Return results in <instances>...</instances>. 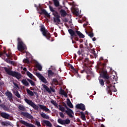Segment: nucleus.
I'll list each match as a JSON object with an SVG mask.
<instances>
[{
    "instance_id": "nucleus-1",
    "label": "nucleus",
    "mask_w": 127,
    "mask_h": 127,
    "mask_svg": "<svg viewBox=\"0 0 127 127\" xmlns=\"http://www.w3.org/2000/svg\"><path fill=\"white\" fill-rule=\"evenodd\" d=\"M24 101L28 105H29V106H31L32 108H33L35 111H38L40 108L41 110H43V111H45V112H48V113L50 112V110H49V109L47 108V107L44 105L38 104V106L37 105L35 104V103H34V102H33L31 100H29L27 98H25Z\"/></svg>"
},
{
    "instance_id": "nucleus-2",
    "label": "nucleus",
    "mask_w": 127,
    "mask_h": 127,
    "mask_svg": "<svg viewBox=\"0 0 127 127\" xmlns=\"http://www.w3.org/2000/svg\"><path fill=\"white\" fill-rule=\"evenodd\" d=\"M3 69L5 72H6V73L9 75V76L14 77L15 78H16L17 80H20V79L22 78V75H21L20 73L17 71H12L10 70V68H7L6 67H4Z\"/></svg>"
},
{
    "instance_id": "nucleus-3",
    "label": "nucleus",
    "mask_w": 127,
    "mask_h": 127,
    "mask_svg": "<svg viewBox=\"0 0 127 127\" xmlns=\"http://www.w3.org/2000/svg\"><path fill=\"white\" fill-rule=\"evenodd\" d=\"M68 31L71 37H74V39L76 41H79V38H78V36H79V38H85V35H84L79 31L75 30L74 31V30H73L72 29H69Z\"/></svg>"
},
{
    "instance_id": "nucleus-4",
    "label": "nucleus",
    "mask_w": 127,
    "mask_h": 127,
    "mask_svg": "<svg viewBox=\"0 0 127 127\" xmlns=\"http://www.w3.org/2000/svg\"><path fill=\"white\" fill-rule=\"evenodd\" d=\"M50 10L52 12H53V15H54L53 19L54 22L57 23L58 24H59L61 22V20L60 19V15L58 14V12L52 7L51 5H49Z\"/></svg>"
},
{
    "instance_id": "nucleus-5",
    "label": "nucleus",
    "mask_w": 127,
    "mask_h": 127,
    "mask_svg": "<svg viewBox=\"0 0 127 127\" xmlns=\"http://www.w3.org/2000/svg\"><path fill=\"white\" fill-rule=\"evenodd\" d=\"M40 31L42 32L43 35L45 36V37H46L48 40H50L51 35L47 30L45 29V27H44V25L41 26Z\"/></svg>"
},
{
    "instance_id": "nucleus-6",
    "label": "nucleus",
    "mask_w": 127,
    "mask_h": 127,
    "mask_svg": "<svg viewBox=\"0 0 127 127\" xmlns=\"http://www.w3.org/2000/svg\"><path fill=\"white\" fill-rule=\"evenodd\" d=\"M18 45H17V49L19 51H23V50H25V47L24 46V44H23V42L20 38H17Z\"/></svg>"
},
{
    "instance_id": "nucleus-7",
    "label": "nucleus",
    "mask_w": 127,
    "mask_h": 127,
    "mask_svg": "<svg viewBox=\"0 0 127 127\" xmlns=\"http://www.w3.org/2000/svg\"><path fill=\"white\" fill-rule=\"evenodd\" d=\"M106 91H107L108 94H109L110 95H113L112 92H117V88L116 86H112V84H109L107 86Z\"/></svg>"
},
{
    "instance_id": "nucleus-8",
    "label": "nucleus",
    "mask_w": 127,
    "mask_h": 127,
    "mask_svg": "<svg viewBox=\"0 0 127 127\" xmlns=\"http://www.w3.org/2000/svg\"><path fill=\"white\" fill-rule=\"evenodd\" d=\"M34 74L38 77V78H39V80L42 81L43 83H44V84H47V83H48L46 78H45V77H44V76H43L40 73L36 72Z\"/></svg>"
},
{
    "instance_id": "nucleus-9",
    "label": "nucleus",
    "mask_w": 127,
    "mask_h": 127,
    "mask_svg": "<svg viewBox=\"0 0 127 127\" xmlns=\"http://www.w3.org/2000/svg\"><path fill=\"white\" fill-rule=\"evenodd\" d=\"M4 54L6 55V56L7 57V58H9L10 60H12V56L10 54H7L6 51L4 50L3 52H0V57L2 58V59H4Z\"/></svg>"
},
{
    "instance_id": "nucleus-10",
    "label": "nucleus",
    "mask_w": 127,
    "mask_h": 127,
    "mask_svg": "<svg viewBox=\"0 0 127 127\" xmlns=\"http://www.w3.org/2000/svg\"><path fill=\"white\" fill-rule=\"evenodd\" d=\"M5 96H6L7 100H8V101H9L11 103V102H13V95L10 91L7 90L5 93Z\"/></svg>"
},
{
    "instance_id": "nucleus-11",
    "label": "nucleus",
    "mask_w": 127,
    "mask_h": 127,
    "mask_svg": "<svg viewBox=\"0 0 127 127\" xmlns=\"http://www.w3.org/2000/svg\"><path fill=\"white\" fill-rule=\"evenodd\" d=\"M43 88L44 89L46 90V91L49 93V94H51V92H53V93H55V89L53 88L52 87L50 86V88L47 86L46 85L44 84L43 85Z\"/></svg>"
},
{
    "instance_id": "nucleus-12",
    "label": "nucleus",
    "mask_w": 127,
    "mask_h": 127,
    "mask_svg": "<svg viewBox=\"0 0 127 127\" xmlns=\"http://www.w3.org/2000/svg\"><path fill=\"white\" fill-rule=\"evenodd\" d=\"M58 123L61 125H69L70 121V120L66 119L65 120H63L62 119L60 118L58 119Z\"/></svg>"
},
{
    "instance_id": "nucleus-13",
    "label": "nucleus",
    "mask_w": 127,
    "mask_h": 127,
    "mask_svg": "<svg viewBox=\"0 0 127 127\" xmlns=\"http://www.w3.org/2000/svg\"><path fill=\"white\" fill-rule=\"evenodd\" d=\"M20 114L21 116H23L25 118H27V119H28L29 120H33L34 119L33 116L28 113V112H22Z\"/></svg>"
},
{
    "instance_id": "nucleus-14",
    "label": "nucleus",
    "mask_w": 127,
    "mask_h": 127,
    "mask_svg": "<svg viewBox=\"0 0 127 127\" xmlns=\"http://www.w3.org/2000/svg\"><path fill=\"white\" fill-rule=\"evenodd\" d=\"M20 123L22 124V125H24V126H25V127H35V126H34L33 124L31 123H27V122H26L23 120L20 121Z\"/></svg>"
},
{
    "instance_id": "nucleus-15",
    "label": "nucleus",
    "mask_w": 127,
    "mask_h": 127,
    "mask_svg": "<svg viewBox=\"0 0 127 127\" xmlns=\"http://www.w3.org/2000/svg\"><path fill=\"white\" fill-rule=\"evenodd\" d=\"M75 107L77 109L81 110V111H85L86 110V107L85 106V105L82 103L77 104Z\"/></svg>"
},
{
    "instance_id": "nucleus-16",
    "label": "nucleus",
    "mask_w": 127,
    "mask_h": 127,
    "mask_svg": "<svg viewBox=\"0 0 127 127\" xmlns=\"http://www.w3.org/2000/svg\"><path fill=\"white\" fill-rule=\"evenodd\" d=\"M54 4L56 7H58V10H60L62 8V6L60 5V3L58 0H53Z\"/></svg>"
},
{
    "instance_id": "nucleus-17",
    "label": "nucleus",
    "mask_w": 127,
    "mask_h": 127,
    "mask_svg": "<svg viewBox=\"0 0 127 127\" xmlns=\"http://www.w3.org/2000/svg\"><path fill=\"white\" fill-rule=\"evenodd\" d=\"M66 110H67L65 111V113H66L67 115L70 118H73V115H72V114H74L73 110L70 108H67Z\"/></svg>"
},
{
    "instance_id": "nucleus-18",
    "label": "nucleus",
    "mask_w": 127,
    "mask_h": 127,
    "mask_svg": "<svg viewBox=\"0 0 127 127\" xmlns=\"http://www.w3.org/2000/svg\"><path fill=\"white\" fill-rule=\"evenodd\" d=\"M102 77L104 79H106V80H109L110 79V76L108 74V72L106 70H103L102 71Z\"/></svg>"
},
{
    "instance_id": "nucleus-19",
    "label": "nucleus",
    "mask_w": 127,
    "mask_h": 127,
    "mask_svg": "<svg viewBox=\"0 0 127 127\" xmlns=\"http://www.w3.org/2000/svg\"><path fill=\"white\" fill-rule=\"evenodd\" d=\"M0 115V117L3 118V119H6V120H8L9 119V114H8L5 112H1Z\"/></svg>"
},
{
    "instance_id": "nucleus-20",
    "label": "nucleus",
    "mask_w": 127,
    "mask_h": 127,
    "mask_svg": "<svg viewBox=\"0 0 127 127\" xmlns=\"http://www.w3.org/2000/svg\"><path fill=\"white\" fill-rule=\"evenodd\" d=\"M89 29L90 30V32H86V34L88 35L90 37V38H92V37H94V33H93V29H92V27H89Z\"/></svg>"
},
{
    "instance_id": "nucleus-21",
    "label": "nucleus",
    "mask_w": 127,
    "mask_h": 127,
    "mask_svg": "<svg viewBox=\"0 0 127 127\" xmlns=\"http://www.w3.org/2000/svg\"><path fill=\"white\" fill-rule=\"evenodd\" d=\"M41 14H45V15H46V16H47L49 18L50 17V14H49V13H48V12H47V11H46V10H45V9H41Z\"/></svg>"
},
{
    "instance_id": "nucleus-22",
    "label": "nucleus",
    "mask_w": 127,
    "mask_h": 127,
    "mask_svg": "<svg viewBox=\"0 0 127 127\" xmlns=\"http://www.w3.org/2000/svg\"><path fill=\"white\" fill-rule=\"evenodd\" d=\"M59 94H60V95H63L65 98H67L68 97V95L67 94V93H66L65 91H64V90H63L62 88H61L60 89V92H59Z\"/></svg>"
},
{
    "instance_id": "nucleus-23",
    "label": "nucleus",
    "mask_w": 127,
    "mask_h": 127,
    "mask_svg": "<svg viewBox=\"0 0 127 127\" xmlns=\"http://www.w3.org/2000/svg\"><path fill=\"white\" fill-rule=\"evenodd\" d=\"M60 13L62 16H63V17H65V16H67V12L63 9H61L60 11Z\"/></svg>"
},
{
    "instance_id": "nucleus-24",
    "label": "nucleus",
    "mask_w": 127,
    "mask_h": 127,
    "mask_svg": "<svg viewBox=\"0 0 127 127\" xmlns=\"http://www.w3.org/2000/svg\"><path fill=\"white\" fill-rule=\"evenodd\" d=\"M42 123H43V124H45L46 126H47V127H52V124H51V123H50L49 121L43 120L42 121Z\"/></svg>"
},
{
    "instance_id": "nucleus-25",
    "label": "nucleus",
    "mask_w": 127,
    "mask_h": 127,
    "mask_svg": "<svg viewBox=\"0 0 127 127\" xmlns=\"http://www.w3.org/2000/svg\"><path fill=\"white\" fill-rule=\"evenodd\" d=\"M66 104L69 108H70V109H73V104H72V103H71V101H70V99L69 98L67 99Z\"/></svg>"
},
{
    "instance_id": "nucleus-26",
    "label": "nucleus",
    "mask_w": 127,
    "mask_h": 127,
    "mask_svg": "<svg viewBox=\"0 0 127 127\" xmlns=\"http://www.w3.org/2000/svg\"><path fill=\"white\" fill-rule=\"evenodd\" d=\"M48 76L49 78H52V77L54 76V72H53L52 70L50 69L48 71Z\"/></svg>"
},
{
    "instance_id": "nucleus-27",
    "label": "nucleus",
    "mask_w": 127,
    "mask_h": 127,
    "mask_svg": "<svg viewBox=\"0 0 127 127\" xmlns=\"http://www.w3.org/2000/svg\"><path fill=\"white\" fill-rule=\"evenodd\" d=\"M26 92H27L28 95H29V96H31L32 97L34 96V93H33V92H32L31 90H29V89L27 88L26 89Z\"/></svg>"
},
{
    "instance_id": "nucleus-28",
    "label": "nucleus",
    "mask_w": 127,
    "mask_h": 127,
    "mask_svg": "<svg viewBox=\"0 0 127 127\" xmlns=\"http://www.w3.org/2000/svg\"><path fill=\"white\" fill-rule=\"evenodd\" d=\"M21 82L26 87H29V83H28L25 79L22 80Z\"/></svg>"
},
{
    "instance_id": "nucleus-29",
    "label": "nucleus",
    "mask_w": 127,
    "mask_h": 127,
    "mask_svg": "<svg viewBox=\"0 0 127 127\" xmlns=\"http://www.w3.org/2000/svg\"><path fill=\"white\" fill-rule=\"evenodd\" d=\"M41 117L43 118V119H46V120H49V116L47 115L45 113H42L40 114Z\"/></svg>"
},
{
    "instance_id": "nucleus-30",
    "label": "nucleus",
    "mask_w": 127,
    "mask_h": 127,
    "mask_svg": "<svg viewBox=\"0 0 127 127\" xmlns=\"http://www.w3.org/2000/svg\"><path fill=\"white\" fill-rule=\"evenodd\" d=\"M80 118L82 119L83 121H86V116H85V114L83 112H80Z\"/></svg>"
},
{
    "instance_id": "nucleus-31",
    "label": "nucleus",
    "mask_w": 127,
    "mask_h": 127,
    "mask_svg": "<svg viewBox=\"0 0 127 127\" xmlns=\"http://www.w3.org/2000/svg\"><path fill=\"white\" fill-rule=\"evenodd\" d=\"M18 109L20 111H23V112L26 111V108L23 105H19Z\"/></svg>"
},
{
    "instance_id": "nucleus-32",
    "label": "nucleus",
    "mask_w": 127,
    "mask_h": 127,
    "mask_svg": "<svg viewBox=\"0 0 127 127\" xmlns=\"http://www.w3.org/2000/svg\"><path fill=\"white\" fill-rule=\"evenodd\" d=\"M36 67L37 68V69L39 70V71H42V66L40 64H36Z\"/></svg>"
},
{
    "instance_id": "nucleus-33",
    "label": "nucleus",
    "mask_w": 127,
    "mask_h": 127,
    "mask_svg": "<svg viewBox=\"0 0 127 127\" xmlns=\"http://www.w3.org/2000/svg\"><path fill=\"white\" fill-rule=\"evenodd\" d=\"M27 81H28L30 83V84H31V86H35V82H34V81H33L32 80L29 79V78H27Z\"/></svg>"
},
{
    "instance_id": "nucleus-34",
    "label": "nucleus",
    "mask_w": 127,
    "mask_h": 127,
    "mask_svg": "<svg viewBox=\"0 0 127 127\" xmlns=\"http://www.w3.org/2000/svg\"><path fill=\"white\" fill-rule=\"evenodd\" d=\"M99 84L102 87L105 85V81L102 79H99Z\"/></svg>"
},
{
    "instance_id": "nucleus-35",
    "label": "nucleus",
    "mask_w": 127,
    "mask_h": 127,
    "mask_svg": "<svg viewBox=\"0 0 127 127\" xmlns=\"http://www.w3.org/2000/svg\"><path fill=\"white\" fill-rule=\"evenodd\" d=\"M26 74L30 79H32L33 77V75L32 74V73H30V72L28 71H27Z\"/></svg>"
},
{
    "instance_id": "nucleus-36",
    "label": "nucleus",
    "mask_w": 127,
    "mask_h": 127,
    "mask_svg": "<svg viewBox=\"0 0 127 127\" xmlns=\"http://www.w3.org/2000/svg\"><path fill=\"white\" fill-rule=\"evenodd\" d=\"M51 104H52V105H54L55 107H56V108H58V104H57L56 101H55L54 100H51Z\"/></svg>"
},
{
    "instance_id": "nucleus-37",
    "label": "nucleus",
    "mask_w": 127,
    "mask_h": 127,
    "mask_svg": "<svg viewBox=\"0 0 127 127\" xmlns=\"http://www.w3.org/2000/svg\"><path fill=\"white\" fill-rule=\"evenodd\" d=\"M59 110L60 111H61V112H63V113H64V112H65L66 110H65V108L64 107H63L62 106L59 105Z\"/></svg>"
},
{
    "instance_id": "nucleus-38",
    "label": "nucleus",
    "mask_w": 127,
    "mask_h": 127,
    "mask_svg": "<svg viewBox=\"0 0 127 127\" xmlns=\"http://www.w3.org/2000/svg\"><path fill=\"white\" fill-rule=\"evenodd\" d=\"M15 96H16V97H17V98H21V96L20 94H19V92H18V91H16V92H15L14 93Z\"/></svg>"
},
{
    "instance_id": "nucleus-39",
    "label": "nucleus",
    "mask_w": 127,
    "mask_h": 127,
    "mask_svg": "<svg viewBox=\"0 0 127 127\" xmlns=\"http://www.w3.org/2000/svg\"><path fill=\"white\" fill-rule=\"evenodd\" d=\"M1 107L2 108L3 110H4V111H5V112H7V111H8V108H7V107H6V106H5V105H2Z\"/></svg>"
},
{
    "instance_id": "nucleus-40",
    "label": "nucleus",
    "mask_w": 127,
    "mask_h": 127,
    "mask_svg": "<svg viewBox=\"0 0 127 127\" xmlns=\"http://www.w3.org/2000/svg\"><path fill=\"white\" fill-rule=\"evenodd\" d=\"M9 64H11V65L14 66V65H16V64L15 63V61H9Z\"/></svg>"
},
{
    "instance_id": "nucleus-41",
    "label": "nucleus",
    "mask_w": 127,
    "mask_h": 127,
    "mask_svg": "<svg viewBox=\"0 0 127 127\" xmlns=\"http://www.w3.org/2000/svg\"><path fill=\"white\" fill-rule=\"evenodd\" d=\"M73 13H74L75 14V15H79V14H80V13L79 12V11H78V10H76L74 9V11H73Z\"/></svg>"
},
{
    "instance_id": "nucleus-42",
    "label": "nucleus",
    "mask_w": 127,
    "mask_h": 127,
    "mask_svg": "<svg viewBox=\"0 0 127 127\" xmlns=\"http://www.w3.org/2000/svg\"><path fill=\"white\" fill-rule=\"evenodd\" d=\"M68 66L69 67H70V68L72 69L73 70V71H75V68H74V66H73V65L72 64H68Z\"/></svg>"
},
{
    "instance_id": "nucleus-43",
    "label": "nucleus",
    "mask_w": 127,
    "mask_h": 127,
    "mask_svg": "<svg viewBox=\"0 0 127 127\" xmlns=\"http://www.w3.org/2000/svg\"><path fill=\"white\" fill-rule=\"evenodd\" d=\"M5 55H6V54H4V59H2L5 60V62H6L7 63L9 64V61H10V60H9L8 59L6 58L5 59Z\"/></svg>"
},
{
    "instance_id": "nucleus-44",
    "label": "nucleus",
    "mask_w": 127,
    "mask_h": 127,
    "mask_svg": "<svg viewBox=\"0 0 127 127\" xmlns=\"http://www.w3.org/2000/svg\"><path fill=\"white\" fill-rule=\"evenodd\" d=\"M60 116L61 118H62L63 119H64V117H65V115H64V113L62 112L59 113Z\"/></svg>"
},
{
    "instance_id": "nucleus-45",
    "label": "nucleus",
    "mask_w": 127,
    "mask_h": 127,
    "mask_svg": "<svg viewBox=\"0 0 127 127\" xmlns=\"http://www.w3.org/2000/svg\"><path fill=\"white\" fill-rule=\"evenodd\" d=\"M35 125H36V126H37L38 127H41L40 122H39V121H36Z\"/></svg>"
},
{
    "instance_id": "nucleus-46",
    "label": "nucleus",
    "mask_w": 127,
    "mask_h": 127,
    "mask_svg": "<svg viewBox=\"0 0 127 127\" xmlns=\"http://www.w3.org/2000/svg\"><path fill=\"white\" fill-rule=\"evenodd\" d=\"M23 62L24 63H29V60H28V59H24L23 60Z\"/></svg>"
},
{
    "instance_id": "nucleus-47",
    "label": "nucleus",
    "mask_w": 127,
    "mask_h": 127,
    "mask_svg": "<svg viewBox=\"0 0 127 127\" xmlns=\"http://www.w3.org/2000/svg\"><path fill=\"white\" fill-rule=\"evenodd\" d=\"M84 62L85 63H89V59L88 58H86L84 59Z\"/></svg>"
},
{
    "instance_id": "nucleus-48",
    "label": "nucleus",
    "mask_w": 127,
    "mask_h": 127,
    "mask_svg": "<svg viewBox=\"0 0 127 127\" xmlns=\"http://www.w3.org/2000/svg\"><path fill=\"white\" fill-rule=\"evenodd\" d=\"M53 83H58V80H57V79L54 78L53 79Z\"/></svg>"
},
{
    "instance_id": "nucleus-49",
    "label": "nucleus",
    "mask_w": 127,
    "mask_h": 127,
    "mask_svg": "<svg viewBox=\"0 0 127 127\" xmlns=\"http://www.w3.org/2000/svg\"><path fill=\"white\" fill-rule=\"evenodd\" d=\"M63 106H64V108H65L66 109L67 108H68L65 102H63Z\"/></svg>"
},
{
    "instance_id": "nucleus-50",
    "label": "nucleus",
    "mask_w": 127,
    "mask_h": 127,
    "mask_svg": "<svg viewBox=\"0 0 127 127\" xmlns=\"http://www.w3.org/2000/svg\"><path fill=\"white\" fill-rule=\"evenodd\" d=\"M13 84L14 86H15V87H16V88H18V84H17V83L13 82Z\"/></svg>"
},
{
    "instance_id": "nucleus-51",
    "label": "nucleus",
    "mask_w": 127,
    "mask_h": 127,
    "mask_svg": "<svg viewBox=\"0 0 127 127\" xmlns=\"http://www.w3.org/2000/svg\"><path fill=\"white\" fill-rule=\"evenodd\" d=\"M73 38H74L75 39V36L74 37H71V39L72 40V42L74 44L76 43V42L73 41Z\"/></svg>"
},
{
    "instance_id": "nucleus-52",
    "label": "nucleus",
    "mask_w": 127,
    "mask_h": 127,
    "mask_svg": "<svg viewBox=\"0 0 127 127\" xmlns=\"http://www.w3.org/2000/svg\"><path fill=\"white\" fill-rule=\"evenodd\" d=\"M77 54L79 55V56H80V55L82 54V51H81L80 50H78V51L77 52Z\"/></svg>"
},
{
    "instance_id": "nucleus-53",
    "label": "nucleus",
    "mask_w": 127,
    "mask_h": 127,
    "mask_svg": "<svg viewBox=\"0 0 127 127\" xmlns=\"http://www.w3.org/2000/svg\"><path fill=\"white\" fill-rule=\"evenodd\" d=\"M4 85V82L3 81H0V86H3Z\"/></svg>"
},
{
    "instance_id": "nucleus-54",
    "label": "nucleus",
    "mask_w": 127,
    "mask_h": 127,
    "mask_svg": "<svg viewBox=\"0 0 127 127\" xmlns=\"http://www.w3.org/2000/svg\"><path fill=\"white\" fill-rule=\"evenodd\" d=\"M110 83H111L110 82V79H106V83L108 84L109 85H111V84H110Z\"/></svg>"
},
{
    "instance_id": "nucleus-55",
    "label": "nucleus",
    "mask_w": 127,
    "mask_h": 127,
    "mask_svg": "<svg viewBox=\"0 0 127 127\" xmlns=\"http://www.w3.org/2000/svg\"><path fill=\"white\" fill-rule=\"evenodd\" d=\"M23 70V71H25V72H27V71H28L26 67H24Z\"/></svg>"
},
{
    "instance_id": "nucleus-56",
    "label": "nucleus",
    "mask_w": 127,
    "mask_h": 127,
    "mask_svg": "<svg viewBox=\"0 0 127 127\" xmlns=\"http://www.w3.org/2000/svg\"><path fill=\"white\" fill-rule=\"evenodd\" d=\"M100 64V65H103V66H104V67H105V66L106 65V64H102V63H100L99 64Z\"/></svg>"
},
{
    "instance_id": "nucleus-57",
    "label": "nucleus",
    "mask_w": 127,
    "mask_h": 127,
    "mask_svg": "<svg viewBox=\"0 0 127 127\" xmlns=\"http://www.w3.org/2000/svg\"><path fill=\"white\" fill-rule=\"evenodd\" d=\"M92 40H93V41H96V40H97V39H96V37H94V38H92Z\"/></svg>"
},
{
    "instance_id": "nucleus-58",
    "label": "nucleus",
    "mask_w": 127,
    "mask_h": 127,
    "mask_svg": "<svg viewBox=\"0 0 127 127\" xmlns=\"http://www.w3.org/2000/svg\"><path fill=\"white\" fill-rule=\"evenodd\" d=\"M64 21L65 22H68V20L67 19V18H64Z\"/></svg>"
},
{
    "instance_id": "nucleus-59",
    "label": "nucleus",
    "mask_w": 127,
    "mask_h": 127,
    "mask_svg": "<svg viewBox=\"0 0 127 127\" xmlns=\"http://www.w3.org/2000/svg\"><path fill=\"white\" fill-rule=\"evenodd\" d=\"M99 60L100 61H101L102 60H104V58H103V57H100Z\"/></svg>"
},
{
    "instance_id": "nucleus-60",
    "label": "nucleus",
    "mask_w": 127,
    "mask_h": 127,
    "mask_svg": "<svg viewBox=\"0 0 127 127\" xmlns=\"http://www.w3.org/2000/svg\"><path fill=\"white\" fill-rule=\"evenodd\" d=\"M54 35H55V37H57V34L56 32L54 33Z\"/></svg>"
},
{
    "instance_id": "nucleus-61",
    "label": "nucleus",
    "mask_w": 127,
    "mask_h": 127,
    "mask_svg": "<svg viewBox=\"0 0 127 127\" xmlns=\"http://www.w3.org/2000/svg\"><path fill=\"white\" fill-rule=\"evenodd\" d=\"M100 127H105V125H104L103 124H101L100 126Z\"/></svg>"
},
{
    "instance_id": "nucleus-62",
    "label": "nucleus",
    "mask_w": 127,
    "mask_h": 127,
    "mask_svg": "<svg viewBox=\"0 0 127 127\" xmlns=\"http://www.w3.org/2000/svg\"><path fill=\"white\" fill-rule=\"evenodd\" d=\"M79 42H80V43H82V42H83V39H80L79 40Z\"/></svg>"
},
{
    "instance_id": "nucleus-63",
    "label": "nucleus",
    "mask_w": 127,
    "mask_h": 127,
    "mask_svg": "<svg viewBox=\"0 0 127 127\" xmlns=\"http://www.w3.org/2000/svg\"><path fill=\"white\" fill-rule=\"evenodd\" d=\"M33 93L34 94H35V95H36V96H37V95H38V94H37V92H34Z\"/></svg>"
},
{
    "instance_id": "nucleus-64",
    "label": "nucleus",
    "mask_w": 127,
    "mask_h": 127,
    "mask_svg": "<svg viewBox=\"0 0 127 127\" xmlns=\"http://www.w3.org/2000/svg\"><path fill=\"white\" fill-rule=\"evenodd\" d=\"M87 24H83V27H86V26H87Z\"/></svg>"
}]
</instances>
